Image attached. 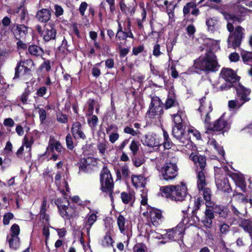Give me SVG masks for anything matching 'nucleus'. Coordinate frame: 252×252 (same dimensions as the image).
I'll use <instances>...</instances> for the list:
<instances>
[{"label":"nucleus","mask_w":252,"mask_h":252,"mask_svg":"<svg viewBox=\"0 0 252 252\" xmlns=\"http://www.w3.org/2000/svg\"><path fill=\"white\" fill-rule=\"evenodd\" d=\"M161 195L172 201H182L187 196L190 197L188 192L186 185L183 183L176 186H166L160 189Z\"/></svg>","instance_id":"1"},{"label":"nucleus","mask_w":252,"mask_h":252,"mask_svg":"<svg viewBox=\"0 0 252 252\" xmlns=\"http://www.w3.org/2000/svg\"><path fill=\"white\" fill-rule=\"evenodd\" d=\"M189 158L194 162L196 166L195 170L196 173L197 187L199 189H203L207 184L205 176L206 158L202 155L191 154L189 156Z\"/></svg>","instance_id":"2"},{"label":"nucleus","mask_w":252,"mask_h":252,"mask_svg":"<svg viewBox=\"0 0 252 252\" xmlns=\"http://www.w3.org/2000/svg\"><path fill=\"white\" fill-rule=\"evenodd\" d=\"M193 66L200 70L216 71L219 69L220 65L214 53L209 51L205 57H200L196 60Z\"/></svg>","instance_id":"3"},{"label":"nucleus","mask_w":252,"mask_h":252,"mask_svg":"<svg viewBox=\"0 0 252 252\" xmlns=\"http://www.w3.org/2000/svg\"><path fill=\"white\" fill-rule=\"evenodd\" d=\"M61 216L66 220L75 217L77 215L75 205H71L66 197L58 198L55 201Z\"/></svg>","instance_id":"4"},{"label":"nucleus","mask_w":252,"mask_h":252,"mask_svg":"<svg viewBox=\"0 0 252 252\" xmlns=\"http://www.w3.org/2000/svg\"><path fill=\"white\" fill-rule=\"evenodd\" d=\"M100 182L101 190L108 194L112 202H113L114 182L109 170L107 167H103L100 174Z\"/></svg>","instance_id":"5"},{"label":"nucleus","mask_w":252,"mask_h":252,"mask_svg":"<svg viewBox=\"0 0 252 252\" xmlns=\"http://www.w3.org/2000/svg\"><path fill=\"white\" fill-rule=\"evenodd\" d=\"M176 161L177 158L173 157L164 164L161 170V176L163 180L171 181L177 176L178 169Z\"/></svg>","instance_id":"6"},{"label":"nucleus","mask_w":252,"mask_h":252,"mask_svg":"<svg viewBox=\"0 0 252 252\" xmlns=\"http://www.w3.org/2000/svg\"><path fill=\"white\" fill-rule=\"evenodd\" d=\"M163 112L162 103L160 99L157 96L152 97L147 113V117L151 120L158 119Z\"/></svg>","instance_id":"7"},{"label":"nucleus","mask_w":252,"mask_h":252,"mask_svg":"<svg viewBox=\"0 0 252 252\" xmlns=\"http://www.w3.org/2000/svg\"><path fill=\"white\" fill-rule=\"evenodd\" d=\"M172 135L180 143L181 146L190 147L192 143L188 135L182 127V126H174L172 128Z\"/></svg>","instance_id":"8"},{"label":"nucleus","mask_w":252,"mask_h":252,"mask_svg":"<svg viewBox=\"0 0 252 252\" xmlns=\"http://www.w3.org/2000/svg\"><path fill=\"white\" fill-rule=\"evenodd\" d=\"M205 126L208 130L214 131H226L229 129L230 123L225 120L224 115H222L219 119L212 124L210 122L205 124Z\"/></svg>","instance_id":"9"},{"label":"nucleus","mask_w":252,"mask_h":252,"mask_svg":"<svg viewBox=\"0 0 252 252\" xmlns=\"http://www.w3.org/2000/svg\"><path fill=\"white\" fill-rule=\"evenodd\" d=\"M147 211L144 212L143 215L146 217L151 221L152 224L158 226L161 222L162 218L161 212L157 209L149 208Z\"/></svg>","instance_id":"10"},{"label":"nucleus","mask_w":252,"mask_h":252,"mask_svg":"<svg viewBox=\"0 0 252 252\" xmlns=\"http://www.w3.org/2000/svg\"><path fill=\"white\" fill-rule=\"evenodd\" d=\"M57 31L54 28V25L53 22H50L48 24L44 26V29L41 33L44 41L48 42L55 40L56 37Z\"/></svg>","instance_id":"11"},{"label":"nucleus","mask_w":252,"mask_h":252,"mask_svg":"<svg viewBox=\"0 0 252 252\" xmlns=\"http://www.w3.org/2000/svg\"><path fill=\"white\" fill-rule=\"evenodd\" d=\"M205 97H204L200 99V106L198 108V111L201 113V116L205 115L204 123L205 124H207L210 121L209 113L212 112L213 108L211 102L210 101L205 102Z\"/></svg>","instance_id":"12"},{"label":"nucleus","mask_w":252,"mask_h":252,"mask_svg":"<svg viewBox=\"0 0 252 252\" xmlns=\"http://www.w3.org/2000/svg\"><path fill=\"white\" fill-rule=\"evenodd\" d=\"M244 28L240 26H237L235 28L233 34L229 37V40L232 41V46L234 48L240 46L242 39L244 37Z\"/></svg>","instance_id":"13"},{"label":"nucleus","mask_w":252,"mask_h":252,"mask_svg":"<svg viewBox=\"0 0 252 252\" xmlns=\"http://www.w3.org/2000/svg\"><path fill=\"white\" fill-rule=\"evenodd\" d=\"M183 232V224H179L176 227L168 230L167 236L171 240H176L182 237Z\"/></svg>","instance_id":"14"},{"label":"nucleus","mask_w":252,"mask_h":252,"mask_svg":"<svg viewBox=\"0 0 252 252\" xmlns=\"http://www.w3.org/2000/svg\"><path fill=\"white\" fill-rule=\"evenodd\" d=\"M220 77L228 83H233L237 80V75L231 69L223 68L220 73Z\"/></svg>","instance_id":"15"},{"label":"nucleus","mask_w":252,"mask_h":252,"mask_svg":"<svg viewBox=\"0 0 252 252\" xmlns=\"http://www.w3.org/2000/svg\"><path fill=\"white\" fill-rule=\"evenodd\" d=\"M142 142L143 145L151 148L157 147L160 145L156 135L153 133L146 135Z\"/></svg>","instance_id":"16"},{"label":"nucleus","mask_w":252,"mask_h":252,"mask_svg":"<svg viewBox=\"0 0 252 252\" xmlns=\"http://www.w3.org/2000/svg\"><path fill=\"white\" fill-rule=\"evenodd\" d=\"M236 91L238 96L239 97V100L243 103V104L250 100V97H249L251 92L250 89L246 88L242 85H240L237 88Z\"/></svg>","instance_id":"17"},{"label":"nucleus","mask_w":252,"mask_h":252,"mask_svg":"<svg viewBox=\"0 0 252 252\" xmlns=\"http://www.w3.org/2000/svg\"><path fill=\"white\" fill-rule=\"evenodd\" d=\"M71 132L75 139H85L86 135L82 130L81 124L79 122L74 123L71 128Z\"/></svg>","instance_id":"18"},{"label":"nucleus","mask_w":252,"mask_h":252,"mask_svg":"<svg viewBox=\"0 0 252 252\" xmlns=\"http://www.w3.org/2000/svg\"><path fill=\"white\" fill-rule=\"evenodd\" d=\"M206 24L208 31L211 32L218 30L220 27L219 21L215 17L207 18L206 20Z\"/></svg>","instance_id":"19"},{"label":"nucleus","mask_w":252,"mask_h":252,"mask_svg":"<svg viewBox=\"0 0 252 252\" xmlns=\"http://www.w3.org/2000/svg\"><path fill=\"white\" fill-rule=\"evenodd\" d=\"M51 13L50 11L46 8L39 10L36 15V18L41 22H47L51 18Z\"/></svg>","instance_id":"20"},{"label":"nucleus","mask_w":252,"mask_h":252,"mask_svg":"<svg viewBox=\"0 0 252 252\" xmlns=\"http://www.w3.org/2000/svg\"><path fill=\"white\" fill-rule=\"evenodd\" d=\"M136 6L137 4L134 0H132L131 2L127 5L123 3H121L120 4L121 10L125 12L126 14H129L130 15H132L134 13Z\"/></svg>","instance_id":"21"},{"label":"nucleus","mask_w":252,"mask_h":252,"mask_svg":"<svg viewBox=\"0 0 252 252\" xmlns=\"http://www.w3.org/2000/svg\"><path fill=\"white\" fill-rule=\"evenodd\" d=\"M28 33V28L24 25H17L14 32L17 39L25 38Z\"/></svg>","instance_id":"22"},{"label":"nucleus","mask_w":252,"mask_h":252,"mask_svg":"<svg viewBox=\"0 0 252 252\" xmlns=\"http://www.w3.org/2000/svg\"><path fill=\"white\" fill-rule=\"evenodd\" d=\"M252 0H237V1L235 3L236 10L240 12L242 14H245L247 11V9L243 6V5L251 7Z\"/></svg>","instance_id":"23"},{"label":"nucleus","mask_w":252,"mask_h":252,"mask_svg":"<svg viewBox=\"0 0 252 252\" xmlns=\"http://www.w3.org/2000/svg\"><path fill=\"white\" fill-rule=\"evenodd\" d=\"M131 180L136 188H143L146 183L145 179L142 175H132Z\"/></svg>","instance_id":"24"},{"label":"nucleus","mask_w":252,"mask_h":252,"mask_svg":"<svg viewBox=\"0 0 252 252\" xmlns=\"http://www.w3.org/2000/svg\"><path fill=\"white\" fill-rule=\"evenodd\" d=\"M97 216L94 213L91 214L88 217L87 221L85 223L84 227L86 228L88 237H90V229L92 226L95 222Z\"/></svg>","instance_id":"25"},{"label":"nucleus","mask_w":252,"mask_h":252,"mask_svg":"<svg viewBox=\"0 0 252 252\" xmlns=\"http://www.w3.org/2000/svg\"><path fill=\"white\" fill-rule=\"evenodd\" d=\"M213 210L214 213L218 214L220 218H226L228 216L229 211L225 206L216 205Z\"/></svg>","instance_id":"26"},{"label":"nucleus","mask_w":252,"mask_h":252,"mask_svg":"<svg viewBox=\"0 0 252 252\" xmlns=\"http://www.w3.org/2000/svg\"><path fill=\"white\" fill-rule=\"evenodd\" d=\"M30 54L34 57H41L44 54L43 50L36 45H32L28 48Z\"/></svg>","instance_id":"27"},{"label":"nucleus","mask_w":252,"mask_h":252,"mask_svg":"<svg viewBox=\"0 0 252 252\" xmlns=\"http://www.w3.org/2000/svg\"><path fill=\"white\" fill-rule=\"evenodd\" d=\"M177 106L179 108V104L176 99L175 96L173 93H170L165 102V107L169 109L172 107Z\"/></svg>","instance_id":"28"},{"label":"nucleus","mask_w":252,"mask_h":252,"mask_svg":"<svg viewBox=\"0 0 252 252\" xmlns=\"http://www.w3.org/2000/svg\"><path fill=\"white\" fill-rule=\"evenodd\" d=\"M217 226L219 229V236L221 238L225 236L230 231L229 225L224 222H219Z\"/></svg>","instance_id":"29"},{"label":"nucleus","mask_w":252,"mask_h":252,"mask_svg":"<svg viewBox=\"0 0 252 252\" xmlns=\"http://www.w3.org/2000/svg\"><path fill=\"white\" fill-rule=\"evenodd\" d=\"M205 187V186L201 189H199L198 188V189L199 190H202L203 191V198L206 201V206H211L212 204L211 202L212 193L209 188Z\"/></svg>","instance_id":"30"},{"label":"nucleus","mask_w":252,"mask_h":252,"mask_svg":"<svg viewBox=\"0 0 252 252\" xmlns=\"http://www.w3.org/2000/svg\"><path fill=\"white\" fill-rule=\"evenodd\" d=\"M218 188L223 192H229L231 190L230 186L227 179H224L220 183H217Z\"/></svg>","instance_id":"31"},{"label":"nucleus","mask_w":252,"mask_h":252,"mask_svg":"<svg viewBox=\"0 0 252 252\" xmlns=\"http://www.w3.org/2000/svg\"><path fill=\"white\" fill-rule=\"evenodd\" d=\"M121 198L125 204H132L134 202V196L132 193L123 192L121 193Z\"/></svg>","instance_id":"32"},{"label":"nucleus","mask_w":252,"mask_h":252,"mask_svg":"<svg viewBox=\"0 0 252 252\" xmlns=\"http://www.w3.org/2000/svg\"><path fill=\"white\" fill-rule=\"evenodd\" d=\"M130 28V22L129 21L128 22L127 25V32L123 31L121 32V34H119V36H116V38L121 39H126L127 37H130L131 38H134V36L133 33L131 32Z\"/></svg>","instance_id":"33"},{"label":"nucleus","mask_w":252,"mask_h":252,"mask_svg":"<svg viewBox=\"0 0 252 252\" xmlns=\"http://www.w3.org/2000/svg\"><path fill=\"white\" fill-rule=\"evenodd\" d=\"M232 199L238 203L246 204L248 202V199L246 198L244 194L236 192L233 193Z\"/></svg>","instance_id":"34"},{"label":"nucleus","mask_w":252,"mask_h":252,"mask_svg":"<svg viewBox=\"0 0 252 252\" xmlns=\"http://www.w3.org/2000/svg\"><path fill=\"white\" fill-rule=\"evenodd\" d=\"M208 143L211 146H212L214 149L218 152V153L222 157H224V151L222 147L220 146L214 139H210L208 141Z\"/></svg>","instance_id":"35"},{"label":"nucleus","mask_w":252,"mask_h":252,"mask_svg":"<svg viewBox=\"0 0 252 252\" xmlns=\"http://www.w3.org/2000/svg\"><path fill=\"white\" fill-rule=\"evenodd\" d=\"M8 242L10 248L14 250L17 249L20 245V238L17 236L9 238Z\"/></svg>","instance_id":"36"},{"label":"nucleus","mask_w":252,"mask_h":252,"mask_svg":"<svg viewBox=\"0 0 252 252\" xmlns=\"http://www.w3.org/2000/svg\"><path fill=\"white\" fill-rule=\"evenodd\" d=\"M163 136L164 139L163 145L164 148L166 149H171L172 145V142L169 137L167 132L165 130H163Z\"/></svg>","instance_id":"37"},{"label":"nucleus","mask_w":252,"mask_h":252,"mask_svg":"<svg viewBox=\"0 0 252 252\" xmlns=\"http://www.w3.org/2000/svg\"><path fill=\"white\" fill-rule=\"evenodd\" d=\"M114 241L111 236L106 233L101 241V245L104 247H109L113 246Z\"/></svg>","instance_id":"38"},{"label":"nucleus","mask_w":252,"mask_h":252,"mask_svg":"<svg viewBox=\"0 0 252 252\" xmlns=\"http://www.w3.org/2000/svg\"><path fill=\"white\" fill-rule=\"evenodd\" d=\"M243 62L247 64L252 63V52L244 51L241 53Z\"/></svg>","instance_id":"39"},{"label":"nucleus","mask_w":252,"mask_h":252,"mask_svg":"<svg viewBox=\"0 0 252 252\" xmlns=\"http://www.w3.org/2000/svg\"><path fill=\"white\" fill-rule=\"evenodd\" d=\"M126 219L122 215H119L117 218V224L121 233L126 230Z\"/></svg>","instance_id":"40"},{"label":"nucleus","mask_w":252,"mask_h":252,"mask_svg":"<svg viewBox=\"0 0 252 252\" xmlns=\"http://www.w3.org/2000/svg\"><path fill=\"white\" fill-rule=\"evenodd\" d=\"M15 12L19 13L21 22H24L28 19V14L27 11L24 7L18 8Z\"/></svg>","instance_id":"41"},{"label":"nucleus","mask_w":252,"mask_h":252,"mask_svg":"<svg viewBox=\"0 0 252 252\" xmlns=\"http://www.w3.org/2000/svg\"><path fill=\"white\" fill-rule=\"evenodd\" d=\"M242 103L240 100H231L228 101V105L230 109H239L243 105Z\"/></svg>","instance_id":"42"},{"label":"nucleus","mask_w":252,"mask_h":252,"mask_svg":"<svg viewBox=\"0 0 252 252\" xmlns=\"http://www.w3.org/2000/svg\"><path fill=\"white\" fill-rule=\"evenodd\" d=\"M124 131L125 133L130 134L132 136H139L141 134V132L139 130H134L132 127L129 126L125 127Z\"/></svg>","instance_id":"43"},{"label":"nucleus","mask_w":252,"mask_h":252,"mask_svg":"<svg viewBox=\"0 0 252 252\" xmlns=\"http://www.w3.org/2000/svg\"><path fill=\"white\" fill-rule=\"evenodd\" d=\"M25 65L22 64V62H19L15 69V75L14 79L19 77L20 74L23 73Z\"/></svg>","instance_id":"44"},{"label":"nucleus","mask_w":252,"mask_h":252,"mask_svg":"<svg viewBox=\"0 0 252 252\" xmlns=\"http://www.w3.org/2000/svg\"><path fill=\"white\" fill-rule=\"evenodd\" d=\"M196 7V4L193 2L187 3L183 8V13L186 16L189 13L193 8Z\"/></svg>","instance_id":"45"},{"label":"nucleus","mask_w":252,"mask_h":252,"mask_svg":"<svg viewBox=\"0 0 252 252\" xmlns=\"http://www.w3.org/2000/svg\"><path fill=\"white\" fill-rule=\"evenodd\" d=\"M107 142H99L97 145V148L102 155H104L108 145Z\"/></svg>","instance_id":"46"},{"label":"nucleus","mask_w":252,"mask_h":252,"mask_svg":"<svg viewBox=\"0 0 252 252\" xmlns=\"http://www.w3.org/2000/svg\"><path fill=\"white\" fill-rule=\"evenodd\" d=\"M129 149L132 152V155L135 156L139 150L138 142L135 140L132 141L129 146Z\"/></svg>","instance_id":"47"},{"label":"nucleus","mask_w":252,"mask_h":252,"mask_svg":"<svg viewBox=\"0 0 252 252\" xmlns=\"http://www.w3.org/2000/svg\"><path fill=\"white\" fill-rule=\"evenodd\" d=\"M173 121L175 124V126H182V119L180 114V111L178 110L177 114H173L172 116Z\"/></svg>","instance_id":"48"},{"label":"nucleus","mask_w":252,"mask_h":252,"mask_svg":"<svg viewBox=\"0 0 252 252\" xmlns=\"http://www.w3.org/2000/svg\"><path fill=\"white\" fill-rule=\"evenodd\" d=\"M147 248L143 243H137L133 248V252H145Z\"/></svg>","instance_id":"49"},{"label":"nucleus","mask_w":252,"mask_h":252,"mask_svg":"<svg viewBox=\"0 0 252 252\" xmlns=\"http://www.w3.org/2000/svg\"><path fill=\"white\" fill-rule=\"evenodd\" d=\"M38 114L39 116V120L41 124H44L47 118V113L45 109L43 108H39Z\"/></svg>","instance_id":"50"},{"label":"nucleus","mask_w":252,"mask_h":252,"mask_svg":"<svg viewBox=\"0 0 252 252\" xmlns=\"http://www.w3.org/2000/svg\"><path fill=\"white\" fill-rule=\"evenodd\" d=\"M129 172L128 166L126 165H124L121 167L120 171H117V175L119 177L121 172L124 177H126L128 175Z\"/></svg>","instance_id":"51"},{"label":"nucleus","mask_w":252,"mask_h":252,"mask_svg":"<svg viewBox=\"0 0 252 252\" xmlns=\"http://www.w3.org/2000/svg\"><path fill=\"white\" fill-rule=\"evenodd\" d=\"M11 237L14 236H18L20 233V227L17 224L12 225L10 228Z\"/></svg>","instance_id":"52"},{"label":"nucleus","mask_w":252,"mask_h":252,"mask_svg":"<svg viewBox=\"0 0 252 252\" xmlns=\"http://www.w3.org/2000/svg\"><path fill=\"white\" fill-rule=\"evenodd\" d=\"M67 148L69 150H72L74 148L72 137L70 134H68L65 138Z\"/></svg>","instance_id":"53"},{"label":"nucleus","mask_w":252,"mask_h":252,"mask_svg":"<svg viewBox=\"0 0 252 252\" xmlns=\"http://www.w3.org/2000/svg\"><path fill=\"white\" fill-rule=\"evenodd\" d=\"M203 203V201L201 197H198L194 200V209L192 210V213L194 215L196 210L199 209L200 205Z\"/></svg>","instance_id":"54"},{"label":"nucleus","mask_w":252,"mask_h":252,"mask_svg":"<svg viewBox=\"0 0 252 252\" xmlns=\"http://www.w3.org/2000/svg\"><path fill=\"white\" fill-rule=\"evenodd\" d=\"M14 215L10 212L6 213L3 216V222L4 225H8L10 220L13 219Z\"/></svg>","instance_id":"55"},{"label":"nucleus","mask_w":252,"mask_h":252,"mask_svg":"<svg viewBox=\"0 0 252 252\" xmlns=\"http://www.w3.org/2000/svg\"><path fill=\"white\" fill-rule=\"evenodd\" d=\"M30 91L29 89L27 88L25 89L24 92L20 96V100L23 104L27 103L28 96L30 94Z\"/></svg>","instance_id":"56"},{"label":"nucleus","mask_w":252,"mask_h":252,"mask_svg":"<svg viewBox=\"0 0 252 252\" xmlns=\"http://www.w3.org/2000/svg\"><path fill=\"white\" fill-rule=\"evenodd\" d=\"M160 47L159 44H155L153 47V55L156 57H158L159 56H160L162 54V53L160 51Z\"/></svg>","instance_id":"57"},{"label":"nucleus","mask_w":252,"mask_h":252,"mask_svg":"<svg viewBox=\"0 0 252 252\" xmlns=\"http://www.w3.org/2000/svg\"><path fill=\"white\" fill-rule=\"evenodd\" d=\"M98 118L96 116L93 115L90 119H88V123L91 127H95L98 122Z\"/></svg>","instance_id":"58"},{"label":"nucleus","mask_w":252,"mask_h":252,"mask_svg":"<svg viewBox=\"0 0 252 252\" xmlns=\"http://www.w3.org/2000/svg\"><path fill=\"white\" fill-rule=\"evenodd\" d=\"M43 235L45 237V244L47 245V241L50 236V231L49 227L44 225L42 228Z\"/></svg>","instance_id":"59"},{"label":"nucleus","mask_w":252,"mask_h":252,"mask_svg":"<svg viewBox=\"0 0 252 252\" xmlns=\"http://www.w3.org/2000/svg\"><path fill=\"white\" fill-rule=\"evenodd\" d=\"M57 119L58 122L65 123L67 122V117L65 114L59 113L57 115Z\"/></svg>","instance_id":"60"},{"label":"nucleus","mask_w":252,"mask_h":252,"mask_svg":"<svg viewBox=\"0 0 252 252\" xmlns=\"http://www.w3.org/2000/svg\"><path fill=\"white\" fill-rule=\"evenodd\" d=\"M41 68L44 69L46 71H49L51 68V62L49 60L45 61L41 65Z\"/></svg>","instance_id":"61"},{"label":"nucleus","mask_w":252,"mask_h":252,"mask_svg":"<svg viewBox=\"0 0 252 252\" xmlns=\"http://www.w3.org/2000/svg\"><path fill=\"white\" fill-rule=\"evenodd\" d=\"M232 86V85L230 83H227L223 84L220 86V87L217 88L218 91H223L225 90H227L228 89H230Z\"/></svg>","instance_id":"62"},{"label":"nucleus","mask_w":252,"mask_h":252,"mask_svg":"<svg viewBox=\"0 0 252 252\" xmlns=\"http://www.w3.org/2000/svg\"><path fill=\"white\" fill-rule=\"evenodd\" d=\"M196 31L194 26L192 24L188 26L187 27V32L189 35H193Z\"/></svg>","instance_id":"63"},{"label":"nucleus","mask_w":252,"mask_h":252,"mask_svg":"<svg viewBox=\"0 0 252 252\" xmlns=\"http://www.w3.org/2000/svg\"><path fill=\"white\" fill-rule=\"evenodd\" d=\"M202 222L205 227L209 228L212 227L213 223L212 220L204 218L202 220Z\"/></svg>","instance_id":"64"}]
</instances>
